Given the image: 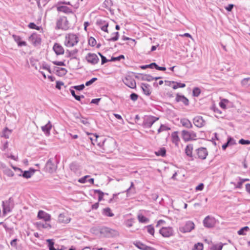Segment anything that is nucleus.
Wrapping results in <instances>:
<instances>
[{"label": "nucleus", "instance_id": "obj_18", "mask_svg": "<svg viewBox=\"0 0 250 250\" xmlns=\"http://www.w3.org/2000/svg\"><path fill=\"white\" fill-rule=\"evenodd\" d=\"M193 124L198 127H202L205 125V121L201 116H196L193 119Z\"/></svg>", "mask_w": 250, "mask_h": 250}, {"label": "nucleus", "instance_id": "obj_22", "mask_svg": "<svg viewBox=\"0 0 250 250\" xmlns=\"http://www.w3.org/2000/svg\"><path fill=\"white\" fill-rule=\"evenodd\" d=\"M29 39L34 45H37L41 43V39L36 34L31 35Z\"/></svg>", "mask_w": 250, "mask_h": 250}, {"label": "nucleus", "instance_id": "obj_57", "mask_svg": "<svg viewBox=\"0 0 250 250\" xmlns=\"http://www.w3.org/2000/svg\"><path fill=\"white\" fill-rule=\"evenodd\" d=\"M239 143L241 145H249L250 144V141L241 139L239 140Z\"/></svg>", "mask_w": 250, "mask_h": 250}, {"label": "nucleus", "instance_id": "obj_48", "mask_svg": "<svg viewBox=\"0 0 250 250\" xmlns=\"http://www.w3.org/2000/svg\"><path fill=\"white\" fill-rule=\"evenodd\" d=\"M85 87V85L83 84H82L79 85H75L72 86L71 88L76 89L78 91L83 90Z\"/></svg>", "mask_w": 250, "mask_h": 250}, {"label": "nucleus", "instance_id": "obj_7", "mask_svg": "<svg viewBox=\"0 0 250 250\" xmlns=\"http://www.w3.org/2000/svg\"><path fill=\"white\" fill-rule=\"evenodd\" d=\"M159 119L158 117L153 116H147L144 118L142 125L145 128H150Z\"/></svg>", "mask_w": 250, "mask_h": 250}, {"label": "nucleus", "instance_id": "obj_62", "mask_svg": "<svg viewBox=\"0 0 250 250\" xmlns=\"http://www.w3.org/2000/svg\"><path fill=\"white\" fill-rule=\"evenodd\" d=\"M102 64H104L108 62H111L110 60H108L106 58V57L104 56H102Z\"/></svg>", "mask_w": 250, "mask_h": 250}, {"label": "nucleus", "instance_id": "obj_33", "mask_svg": "<svg viewBox=\"0 0 250 250\" xmlns=\"http://www.w3.org/2000/svg\"><path fill=\"white\" fill-rule=\"evenodd\" d=\"M186 86V84L184 83H178L174 81V83L172 86L173 89H176L178 88H184Z\"/></svg>", "mask_w": 250, "mask_h": 250}, {"label": "nucleus", "instance_id": "obj_31", "mask_svg": "<svg viewBox=\"0 0 250 250\" xmlns=\"http://www.w3.org/2000/svg\"><path fill=\"white\" fill-rule=\"evenodd\" d=\"M103 213L108 217H113L114 214L111 212V210L109 208H106L104 209H103Z\"/></svg>", "mask_w": 250, "mask_h": 250}, {"label": "nucleus", "instance_id": "obj_61", "mask_svg": "<svg viewBox=\"0 0 250 250\" xmlns=\"http://www.w3.org/2000/svg\"><path fill=\"white\" fill-rule=\"evenodd\" d=\"M53 63L56 65L59 66H65V64L63 62H58V61H53Z\"/></svg>", "mask_w": 250, "mask_h": 250}, {"label": "nucleus", "instance_id": "obj_64", "mask_svg": "<svg viewBox=\"0 0 250 250\" xmlns=\"http://www.w3.org/2000/svg\"><path fill=\"white\" fill-rule=\"evenodd\" d=\"M13 38L15 41V42H17V43H18L21 40V38L19 36H17L15 35H13Z\"/></svg>", "mask_w": 250, "mask_h": 250}, {"label": "nucleus", "instance_id": "obj_27", "mask_svg": "<svg viewBox=\"0 0 250 250\" xmlns=\"http://www.w3.org/2000/svg\"><path fill=\"white\" fill-rule=\"evenodd\" d=\"M57 10L66 14L72 13V10L66 6H60L57 7Z\"/></svg>", "mask_w": 250, "mask_h": 250}, {"label": "nucleus", "instance_id": "obj_59", "mask_svg": "<svg viewBox=\"0 0 250 250\" xmlns=\"http://www.w3.org/2000/svg\"><path fill=\"white\" fill-rule=\"evenodd\" d=\"M5 174L9 177H13L14 175V172L10 169L5 170Z\"/></svg>", "mask_w": 250, "mask_h": 250}, {"label": "nucleus", "instance_id": "obj_43", "mask_svg": "<svg viewBox=\"0 0 250 250\" xmlns=\"http://www.w3.org/2000/svg\"><path fill=\"white\" fill-rule=\"evenodd\" d=\"M112 34L115 35V36H114L110 39H107V41L115 42L118 40L119 37V33L118 32H114Z\"/></svg>", "mask_w": 250, "mask_h": 250}, {"label": "nucleus", "instance_id": "obj_23", "mask_svg": "<svg viewBox=\"0 0 250 250\" xmlns=\"http://www.w3.org/2000/svg\"><path fill=\"white\" fill-rule=\"evenodd\" d=\"M180 123L182 126L187 128H191L192 127V125L190 121L187 118H182L180 120Z\"/></svg>", "mask_w": 250, "mask_h": 250}, {"label": "nucleus", "instance_id": "obj_17", "mask_svg": "<svg viewBox=\"0 0 250 250\" xmlns=\"http://www.w3.org/2000/svg\"><path fill=\"white\" fill-rule=\"evenodd\" d=\"M37 217L40 219H42L45 222L49 221L51 219L50 215L43 210H39Z\"/></svg>", "mask_w": 250, "mask_h": 250}, {"label": "nucleus", "instance_id": "obj_52", "mask_svg": "<svg viewBox=\"0 0 250 250\" xmlns=\"http://www.w3.org/2000/svg\"><path fill=\"white\" fill-rule=\"evenodd\" d=\"M28 26L29 28H30L31 29H36L37 30H39L40 28V27L39 26H37L36 25V24L34 23V22H30L28 24Z\"/></svg>", "mask_w": 250, "mask_h": 250}, {"label": "nucleus", "instance_id": "obj_6", "mask_svg": "<svg viewBox=\"0 0 250 250\" xmlns=\"http://www.w3.org/2000/svg\"><path fill=\"white\" fill-rule=\"evenodd\" d=\"M57 168V165L56 164L55 160L53 158H50L46 162L44 169L46 171L52 173L56 171Z\"/></svg>", "mask_w": 250, "mask_h": 250}, {"label": "nucleus", "instance_id": "obj_50", "mask_svg": "<svg viewBox=\"0 0 250 250\" xmlns=\"http://www.w3.org/2000/svg\"><path fill=\"white\" fill-rule=\"evenodd\" d=\"M88 43L91 46H94L96 44V41L94 38L91 37L88 40Z\"/></svg>", "mask_w": 250, "mask_h": 250}, {"label": "nucleus", "instance_id": "obj_55", "mask_svg": "<svg viewBox=\"0 0 250 250\" xmlns=\"http://www.w3.org/2000/svg\"><path fill=\"white\" fill-rule=\"evenodd\" d=\"M89 177V175H85L83 177L79 179L78 182L81 183H85L87 181V179Z\"/></svg>", "mask_w": 250, "mask_h": 250}, {"label": "nucleus", "instance_id": "obj_40", "mask_svg": "<svg viewBox=\"0 0 250 250\" xmlns=\"http://www.w3.org/2000/svg\"><path fill=\"white\" fill-rule=\"evenodd\" d=\"M203 244L201 243L195 244L192 249V250H203Z\"/></svg>", "mask_w": 250, "mask_h": 250}, {"label": "nucleus", "instance_id": "obj_35", "mask_svg": "<svg viewBox=\"0 0 250 250\" xmlns=\"http://www.w3.org/2000/svg\"><path fill=\"white\" fill-rule=\"evenodd\" d=\"M46 242L49 250H58L54 247V242L53 239H47Z\"/></svg>", "mask_w": 250, "mask_h": 250}, {"label": "nucleus", "instance_id": "obj_54", "mask_svg": "<svg viewBox=\"0 0 250 250\" xmlns=\"http://www.w3.org/2000/svg\"><path fill=\"white\" fill-rule=\"evenodd\" d=\"M97 80V78H93L90 80L86 82L85 83V85L87 86H89L91 85L93 83H94L95 82H96Z\"/></svg>", "mask_w": 250, "mask_h": 250}, {"label": "nucleus", "instance_id": "obj_1", "mask_svg": "<svg viewBox=\"0 0 250 250\" xmlns=\"http://www.w3.org/2000/svg\"><path fill=\"white\" fill-rule=\"evenodd\" d=\"M116 142L111 138L105 139L102 143H98V145L102 147L103 150L106 152H112L115 147Z\"/></svg>", "mask_w": 250, "mask_h": 250}, {"label": "nucleus", "instance_id": "obj_15", "mask_svg": "<svg viewBox=\"0 0 250 250\" xmlns=\"http://www.w3.org/2000/svg\"><path fill=\"white\" fill-rule=\"evenodd\" d=\"M194 228V224L192 222L188 221L186 223L185 225L180 228V231L184 232H188L191 231Z\"/></svg>", "mask_w": 250, "mask_h": 250}, {"label": "nucleus", "instance_id": "obj_5", "mask_svg": "<svg viewBox=\"0 0 250 250\" xmlns=\"http://www.w3.org/2000/svg\"><path fill=\"white\" fill-rule=\"evenodd\" d=\"M14 206V201L12 198L2 202L3 213L5 214L10 212Z\"/></svg>", "mask_w": 250, "mask_h": 250}, {"label": "nucleus", "instance_id": "obj_29", "mask_svg": "<svg viewBox=\"0 0 250 250\" xmlns=\"http://www.w3.org/2000/svg\"><path fill=\"white\" fill-rule=\"evenodd\" d=\"M37 226L39 229H50L51 228V225L47 223L46 222H45V223H43L42 222H37Z\"/></svg>", "mask_w": 250, "mask_h": 250}, {"label": "nucleus", "instance_id": "obj_60", "mask_svg": "<svg viewBox=\"0 0 250 250\" xmlns=\"http://www.w3.org/2000/svg\"><path fill=\"white\" fill-rule=\"evenodd\" d=\"M64 84V83L61 81H57L56 84V88L58 89H61V86Z\"/></svg>", "mask_w": 250, "mask_h": 250}, {"label": "nucleus", "instance_id": "obj_9", "mask_svg": "<svg viewBox=\"0 0 250 250\" xmlns=\"http://www.w3.org/2000/svg\"><path fill=\"white\" fill-rule=\"evenodd\" d=\"M13 168L16 171L20 172V173L18 174L19 176H22L27 179L30 178L35 172V170L32 168H30L29 170L24 171V172H23L21 168L18 167H13Z\"/></svg>", "mask_w": 250, "mask_h": 250}, {"label": "nucleus", "instance_id": "obj_3", "mask_svg": "<svg viewBox=\"0 0 250 250\" xmlns=\"http://www.w3.org/2000/svg\"><path fill=\"white\" fill-rule=\"evenodd\" d=\"M100 233L102 236L105 237H115L119 235L118 231L106 227L100 228Z\"/></svg>", "mask_w": 250, "mask_h": 250}, {"label": "nucleus", "instance_id": "obj_20", "mask_svg": "<svg viewBox=\"0 0 250 250\" xmlns=\"http://www.w3.org/2000/svg\"><path fill=\"white\" fill-rule=\"evenodd\" d=\"M141 88L145 95L147 96L150 95L151 91L150 90V85L149 84L142 83L141 84Z\"/></svg>", "mask_w": 250, "mask_h": 250}, {"label": "nucleus", "instance_id": "obj_41", "mask_svg": "<svg viewBox=\"0 0 250 250\" xmlns=\"http://www.w3.org/2000/svg\"><path fill=\"white\" fill-rule=\"evenodd\" d=\"M157 155H160L164 157L166 154V150L165 147L161 148L156 153Z\"/></svg>", "mask_w": 250, "mask_h": 250}, {"label": "nucleus", "instance_id": "obj_13", "mask_svg": "<svg viewBox=\"0 0 250 250\" xmlns=\"http://www.w3.org/2000/svg\"><path fill=\"white\" fill-rule=\"evenodd\" d=\"M123 82L126 85L131 88H134L136 87L135 81L130 76H126L123 80Z\"/></svg>", "mask_w": 250, "mask_h": 250}, {"label": "nucleus", "instance_id": "obj_28", "mask_svg": "<svg viewBox=\"0 0 250 250\" xmlns=\"http://www.w3.org/2000/svg\"><path fill=\"white\" fill-rule=\"evenodd\" d=\"M57 74L59 76H63L67 72V70L64 68L55 67Z\"/></svg>", "mask_w": 250, "mask_h": 250}, {"label": "nucleus", "instance_id": "obj_24", "mask_svg": "<svg viewBox=\"0 0 250 250\" xmlns=\"http://www.w3.org/2000/svg\"><path fill=\"white\" fill-rule=\"evenodd\" d=\"M58 221L60 223H68L70 221V218L66 216L64 213H61L59 215Z\"/></svg>", "mask_w": 250, "mask_h": 250}, {"label": "nucleus", "instance_id": "obj_32", "mask_svg": "<svg viewBox=\"0 0 250 250\" xmlns=\"http://www.w3.org/2000/svg\"><path fill=\"white\" fill-rule=\"evenodd\" d=\"M141 75V80L142 81H146L151 82L153 80V77L149 75L146 74H140Z\"/></svg>", "mask_w": 250, "mask_h": 250}, {"label": "nucleus", "instance_id": "obj_36", "mask_svg": "<svg viewBox=\"0 0 250 250\" xmlns=\"http://www.w3.org/2000/svg\"><path fill=\"white\" fill-rule=\"evenodd\" d=\"M241 84L243 86H250V78L243 79L241 81Z\"/></svg>", "mask_w": 250, "mask_h": 250}, {"label": "nucleus", "instance_id": "obj_21", "mask_svg": "<svg viewBox=\"0 0 250 250\" xmlns=\"http://www.w3.org/2000/svg\"><path fill=\"white\" fill-rule=\"evenodd\" d=\"M193 149V145H188L185 148V153L187 156L191 158V160H193L192 150Z\"/></svg>", "mask_w": 250, "mask_h": 250}, {"label": "nucleus", "instance_id": "obj_30", "mask_svg": "<svg viewBox=\"0 0 250 250\" xmlns=\"http://www.w3.org/2000/svg\"><path fill=\"white\" fill-rule=\"evenodd\" d=\"M235 144L234 140L231 137H229L228 139L227 142L222 146V149L225 150L229 145Z\"/></svg>", "mask_w": 250, "mask_h": 250}, {"label": "nucleus", "instance_id": "obj_46", "mask_svg": "<svg viewBox=\"0 0 250 250\" xmlns=\"http://www.w3.org/2000/svg\"><path fill=\"white\" fill-rule=\"evenodd\" d=\"M147 229V231L151 235H154V228L151 225L147 226L146 227Z\"/></svg>", "mask_w": 250, "mask_h": 250}, {"label": "nucleus", "instance_id": "obj_42", "mask_svg": "<svg viewBox=\"0 0 250 250\" xmlns=\"http://www.w3.org/2000/svg\"><path fill=\"white\" fill-rule=\"evenodd\" d=\"M78 52L77 49H74L72 51H69L68 50H66V53L67 54V57H73L74 55L77 54Z\"/></svg>", "mask_w": 250, "mask_h": 250}, {"label": "nucleus", "instance_id": "obj_53", "mask_svg": "<svg viewBox=\"0 0 250 250\" xmlns=\"http://www.w3.org/2000/svg\"><path fill=\"white\" fill-rule=\"evenodd\" d=\"M134 244L136 247H137L139 249L143 250H144V249H145L144 247H145V246H146L145 245L143 244V243H142L140 242H137Z\"/></svg>", "mask_w": 250, "mask_h": 250}, {"label": "nucleus", "instance_id": "obj_39", "mask_svg": "<svg viewBox=\"0 0 250 250\" xmlns=\"http://www.w3.org/2000/svg\"><path fill=\"white\" fill-rule=\"evenodd\" d=\"M138 219L141 223H147L149 221L148 218L141 214L138 215Z\"/></svg>", "mask_w": 250, "mask_h": 250}, {"label": "nucleus", "instance_id": "obj_19", "mask_svg": "<svg viewBox=\"0 0 250 250\" xmlns=\"http://www.w3.org/2000/svg\"><path fill=\"white\" fill-rule=\"evenodd\" d=\"M53 49L57 55H62L64 52L63 47L58 43H55L54 44Z\"/></svg>", "mask_w": 250, "mask_h": 250}, {"label": "nucleus", "instance_id": "obj_63", "mask_svg": "<svg viewBox=\"0 0 250 250\" xmlns=\"http://www.w3.org/2000/svg\"><path fill=\"white\" fill-rule=\"evenodd\" d=\"M125 225L128 228H130L132 226V220H127L125 223Z\"/></svg>", "mask_w": 250, "mask_h": 250}, {"label": "nucleus", "instance_id": "obj_58", "mask_svg": "<svg viewBox=\"0 0 250 250\" xmlns=\"http://www.w3.org/2000/svg\"><path fill=\"white\" fill-rule=\"evenodd\" d=\"M130 98L132 101H135L137 100L138 95L135 93H132L130 94Z\"/></svg>", "mask_w": 250, "mask_h": 250}, {"label": "nucleus", "instance_id": "obj_37", "mask_svg": "<svg viewBox=\"0 0 250 250\" xmlns=\"http://www.w3.org/2000/svg\"><path fill=\"white\" fill-rule=\"evenodd\" d=\"M156 63L155 62H152L149 64L147 65H141L140 66V68L142 69H146V68H153L156 67Z\"/></svg>", "mask_w": 250, "mask_h": 250}, {"label": "nucleus", "instance_id": "obj_26", "mask_svg": "<svg viewBox=\"0 0 250 250\" xmlns=\"http://www.w3.org/2000/svg\"><path fill=\"white\" fill-rule=\"evenodd\" d=\"M51 127L52 125L50 122L49 121L46 125L42 126V130L46 135H49L50 134V131L51 129Z\"/></svg>", "mask_w": 250, "mask_h": 250}, {"label": "nucleus", "instance_id": "obj_51", "mask_svg": "<svg viewBox=\"0 0 250 250\" xmlns=\"http://www.w3.org/2000/svg\"><path fill=\"white\" fill-rule=\"evenodd\" d=\"M70 93L71 94V95H72V96L73 97H74V98L78 101H80V97H79L78 95H77L76 94H75V91H74V90H73V89H72V88L71 89H70Z\"/></svg>", "mask_w": 250, "mask_h": 250}, {"label": "nucleus", "instance_id": "obj_56", "mask_svg": "<svg viewBox=\"0 0 250 250\" xmlns=\"http://www.w3.org/2000/svg\"><path fill=\"white\" fill-rule=\"evenodd\" d=\"M76 118L77 119H80V122L83 124V125H87L88 123V122H87V119H85L83 117H82L81 118H80L79 116H77L76 117Z\"/></svg>", "mask_w": 250, "mask_h": 250}, {"label": "nucleus", "instance_id": "obj_49", "mask_svg": "<svg viewBox=\"0 0 250 250\" xmlns=\"http://www.w3.org/2000/svg\"><path fill=\"white\" fill-rule=\"evenodd\" d=\"M10 133L11 130H9L7 127H6L3 132V136L5 138H8Z\"/></svg>", "mask_w": 250, "mask_h": 250}, {"label": "nucleus", "instance_id": "obj_45", "mask_svg": "<svg viewBox=\"0 0 250 250\" xmlns=\"http://www.w3.org/2000/svg\"><path fill=\"white\" fill-rule=\"evenodd\" d=\"M223 244L222 243H220L218 245H214L211 248V250H222L223 248Z\"/></svg>", "mask_w": 250, "mask_h": 250}, {"label": "nucleus", "instance_id": "obj_47", "mask_svg": "<svg viewBox=\"0 0 250 250\" xmlns=\"http://www.w3.org/2000/svg\"><path fill=\"white\" fill-rule=\"evenodd\" d=\"M122 59H125V56L123 55H121L117 57H112L110 61L111 62L119 61Z\"/></svg>", "mask_w": 250, "mask_h": 250}, {"label": "nucleus", "instance_id": "obj_34", "mask_svg": "<svg viewBox=\"0 0 250 250\" xmlns=\"http://www.w3.org/2000/svg\"><path fill=\"white\" fill-rule=\"evenodd\" d=\"M249 230V227L248 226H245L243 228H242L240 230H239L237 232V233L239 235H245L246 234L245 232L248 231Z\"/></svg>", "mask_w": 250, "mask_h": 250}, {"label": "nucleus", "instance_id": "obj_38", "mask_svg": "<svg viewBox=\"0 0 250 250\" xmlns=\"http://www.w3.org/2000/svg\"><path fill=\"white\" fill-rule=\"evenodd\" d=\"M112 4L113 3L111 0H105L103 3L104 7L106 9L110 8Z\"/></svg>", "mask_w": 250, "mask_h": 250}, {"label": "nucleus", "instance_id": "obj_8", "mask_svg": "<svg viewBox=\"0 0 250 250\" xmlns=\"http://www.w3.org/2000/svg\"><path fill=\"white\" fill-rule=\"evenodd\" d=\"M182 137L183 139L185 142H188L192 140H195V138L196 137V133L192 131H187L186 130H183L182 132Z\"/></svg>", "mask_w": 250, "mask_h": 250}, {"label": "nucleus", "instance_id": "obj_12", "mask_svg": "<svg viewBox=\"0 0 250 250\" xmlns=\"http://www.w3.org/2000/svg\"><path fill=\"white\" fill-rule=\"evenodd\" d=\"M198 158L205 160L207 155H208V152L206 148L201 147L196 150Z\"/></svg>", "mask_w": 250, "mask_h": 250}, {"label": "nucleus", "instance_id": "obj_2", "mask_svg": "<svg viewBox=\"0 0 250 250\" xmlns=\"http://www.w3.org/2000/svg\"><path fill=\"white\" fill-rule=\"evenodd\" d=\"M70 27V23L65 16L60 17L56 21V29H61L66 31Z\"/></svg>", "mask_w": 250, "mask_h": 250}, {"label": "nucleus", "instance_id": "obj_10", "mask_svg": "<svg viewBox=\"0 0 250 250\" xmlns=\"http://www.w3.org/2000/svg\"><path fill=\"white\" fill-rule=\"evenodd\" d=\"M159 232L164 237H169L173 235L174 231L171 227H163Z\"/></svg>", "mask_w": 250, "mask_h": 250}, {"label": "nucleus", "instance_id": "obj_11", "mask_svg": "<svg viewBox=\"0 0 250 250\" xmlns=\"http://www.w3.org/2000/svg\"><path fill=\"white\" fill-rule=\"evenodd\" d=\"M216 223L215 219L214 217L207 216L203 220V224L205 227L211 228L214 227Z\"/></svg>", "mask_w": 250, "mask_h": 250}, {"label": "nucleus", "instance_id": "obj_16", "mask_svg": "<svg viewBox=\"0 0 250 250\" xmlns=\"http://www.w3.org/2000/svg\"><path fill=\"white\" fill-rule=\"evenodd\" d=\"M175 100L177 103H182L185 106H188L189 104L188 99L185 96L180 95L179 93L176 94Z\"/></svg>", "mask_w": 250, "mask_h": 250}, {"label": "nucleus", "instance_id": "obj_4", "mask_svg": "<svg viewBox=\"0 0 250 250\" xmlns=\"http://www.w3.org/2000/svg\"><path fill=\"white\" fill-rule=\"evenodd\" d=\"M79 42L78 36L74 34H68L65 36L64 44L67 47H72Z\"/></svg>", "mask_w": 250, "mask_h": 250}, {"label": "nucleus", "instance_id": "obj_14", "mask_svg": "<svg viewBox=\"0 0 250 250\" xmlns=\"http://www.w3.org/2000/svg\"><path fill=\"white\" fill-rule=\"evenodd\" d=\"M85 59L88 62L91 63L92 64L97 63L99 61V59L96 54L91 53H89L87 55Z\"/></svg>", "mask_w": 250, "mask_h": 250}, {"label": "nucleus", "instance_id": "obj_25", "mask_svg": "<svg viewBox=\"0 0 250 250\" xmlns=\"http://www.w3.org/2000/svg\"><path fill=\"white\" fill-rule=\"evenodd\" d=\"M172 141L173 143H174L175 146H178L179 143L180 142V138L178 136V132L177 131H175L173 132L171 134Z\"/></svg>", "mask_w": 250, "mask_h": 250}, {"label": "nucleus", "instance_id": "obj_44", "mask_svg": "<svg viewBox=\"0 0 250 250\" xmlns=\"http://www.w3.org/2000/svg\"><path fill=\"white\" fill-rule=\"evenodd\" d=\"M200 93H201V90L199 88L194 87L193 89L192 94H193V96L198 97L199 96Z\"/></svg>", "mask_w": 250, "mask_h": 250}]
</instances>
